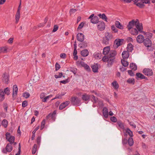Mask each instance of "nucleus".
I'll return each instance as SVG.
<instances>
[{
	"label": "nucleus",
	"mask_w": 155,
	"mask_h": 155,
	"mask_svg": "<svg viewBox=\"0 0 155 155\" xmlns=\"http://www.w3.org/2000/svg\"><path fill=\"white\" fill-rule=\"evenodd\" d=\"M126 131L127 133L131 137H132L133 136V134L132 132L128 128L126 129Z\"/></svg>",
	"instance_id": "49530a36"
},
{
	"label": "nucleus",
	"mask_w": 155,
	"mask_h": 155,
	"mask_svg": "<svg viewBox=\"0 0 155 155\" xmlns=\"http://www.w3.org/2000/svg\"><path fill=\"white\" fill-rule=\"evenodd\" d=\"M123 58L124 59H127L129 56V52L128 51H124L122 54Z\"/></svg>",
	"instance_id": "a878e982"
},
{
	"label": "nucleus",
	"mask_w": 155,
	"mask_h": 155,
	"mask_svg": "<svg viewBox=\"0 0 155 155\" xmlns=\"http://www.w3.org/2000/svg\"><path fill=\"white\" fill-rule=\"evenodd\" d=\"M111 85L113 87L114 89H117L119 87V84L116 81H114L111 83Z\"/></svg>",
	"instance_id": "c756f323"
},
{
	"label": "nucleus",
	"mask_w": 155,
	"mask_h": 155,
	"mask_svg": "<svg viewBox=\"0 0 155 155\" xmlns=\"http://www.w3.org/2000/svg\"><path fill=\"white\" fill-rule=\"evenodd\" d=\"M4 93L3 91L0 90V101H2L5 99Z\"/></svg>",
	"instance_id": "72a5a7b5"
},
{
	"label": "nucleus",
	"mask_w": 155,
	"mask_h": 155,
	"mask_svg": "<svg viewBox=\"0 0 155 155\" xmlns=\"http://www.w3.org/2000/svg\"><path fill=\"white\" fill-rule=\"evenodd\" d=\"M121 62L123 65L124 67H127L128 65V62L122 59Z\"/></svg>",
	"instance_id": "37998d69"
},
{
	"label": "nucleus",
	"mask_w": 155,
	"mask_h": 155,
	"mask_svg": "<svg viewBox=\"0 0 155 155\" xmlns=\"http://www.w3.org/2000/svg\"><path fill=\"white\" fill-rule=\"evenodd\" d=\"M90 97V95L85 94L82 95L81 98L83 101H85L89 100Z\"/></svg>",
	"instance_id": "f3484780"
},
{
	"label": "nucleus",
	"mask_w": 155,
	"mask_h": 155,
	"mask_svg": "<svg viewBox=\"0 0 155 155\" xmlns=\"http://www.w3.org/2000/svg\"><path fill=\"white\" fill-rule=\"evenodd\" d=\"M45 119H44L42 121L41 126V130H42L44 127L45 125Z\"/></svg>",
	"instance_id": "603ef678"
},
{
	"label": "nucleus",
	"mask_w": 155,
	"mask_h": 155,
	"mask_svg": "<svg viewBox=\"0 0 155 155\" xmlns=\"http://www.w3.org/2000/svg\"><path fill=\"white\" fill-rule=\"evenodd\" d=\"M110 119L113 122H116L117 120V118L114 116L111 117H110Z\"/></svg>",
	"instance_id": "6e6d98bb"
},
{
	"label": "nucleus",
	"mask_w": 155,
	"mask_h": 155,
	"mask_svg": "<svg viewBox=\"0 0 155 155\" xmlns=\"http://www.w3.org/2000/svg\"><path fill=\"white\" fill-rule=\"evenodd\" d=\"M117 124L120 128L122 130L124 129V127L123 124L120 121H118Z\"/></svg>",
	"instance_id": "c03bdc74"
},
{
	"label": "nucleus",
	"mask_w": 155,
	"mask_h": 155,
	"mask_svg": "<svg viewBox=\"0 0 155 155\" xmlns=\"http://www.w3.org/2000/svg\"><path fill=\"white\" fill-rule=\"evenodd\" d=\"M77 38L78 41L82 42L84 39V36L81 33H78L77 35Z\"/></svg>",
	"instance_id": "ddd939ff"
},
{
	"label": "nucleus",
	"mask_w": 155,
	"mask_h": 155,
	"mask_svg": "<svg viewBox=\"0 0 155 155\" xmlns=\"http://www.w3.org/2000/svg\"><path fill=\"white\" fill-rule=\"evenodd\" d=\"M135 26L136 28H134V29H143V28L142 23H140L139 20L137 19H136Z\"/></svg>",
	"instance_id": "9b49d317"
},
{
	"label": "nucleus",
	"mask_w": 155,
	"mask_h": 155,
	"mask_svg": "<svg viewBox=\"0 0 155 155\" xmlns=\"http://www.w3.org/2000/svg\"><path fill=\"white\" fill-rule=\"evenodd\" d=\"M60 68V65L58 63H56L55 64V70H58Z\"/></svg>",
	"instance_id": "052dcab7"
},
{
	"label": "nucleus",
	"mask_w": 155,
	"mask_h": 155,
	"mask_svg": "<svg viewBox=\"0 0 155 155\" xmlns=\"http://www.w3.org/2000/svg\"><path fill=\"white\" fill-rule=\"evenodd\" d=\"M144 45L147 47H150L152 46V42L149 38H146L143 42Z\"/></svg>",
	"instance_id": "f8f14e48"
},
{
	"label": "nucleus",
	"mask_w": 155,
	"mask_h": 155,
	"mask_svg": "<svg viewBox=\"0 0 155 155\" xmlns=\"http://www.w3.org/2000/svg\"><path fill=\"white\" fill-rule=\"evenodd\" d=\"M36 141L37 144L39 145L40 144L41 141V137L40 136H38L37 137Z\"/></svg>",
	"instance_id": "5fc2aeb1"
},
{
	"label": "nucleus",
	"mask_w": 155,
	"mask_h": 155,
	"mask_svg": "<svg viewBox=\"0 0 155 155\" xmlns=\"http://www.w3.org/2000/svg\"><path fill=\"white\" fill-rule=\"evenodd\" d=\"M91 68L94 72L96 73L98 72V67L97 65H93L91 66Z\"/></svg>",
	"instance_id": "f704fd0d"
},
{
	"label": "nucleus",
	"mask_w": 155,
	"mask_h": 155,
	"mask_svg": "<svg viewBox=\"0 0 155 155\" xmlns=\"http://www.w3.org/2000/svg\"><path fill=\"white\" fill-rule=\"evenodd\" d=\"M102 54L101 53H95L94 54V57L97 59H99L101 58V56Z\"/></svg>",
	"instance_id": "473e14b6"
},
{
	"label": "nucleus",
	"mask_w": 155,
	"mask_h": 155,
	"mask_svg": "<svg viewBox=\"0 0 155 155\" xmlns=\"http://www.w3.org/2000/svg\"><path fill=\"white\" fill-rule=\"evenodd\" d=\"M102 60L104 62H107V66L110 67L113 64V59H111L110 58L108 55L104 56L102 59Z\"/></svg>",
	"instance_id": "f257e3e1"
},
{
	"label": "nucleus",
	"mask_w": 155,
	"mask_h": 155,
	"mask_svg": "<svg viewBox=\"0 0 155 155\" xmlns=\"http://www.w3.org/2000/svg\"><path fill=\"white\" fill-rule=\"evenodd\" d=\"M81 48H85L87 46V43L86 41L81 42Z\"/></svg>",
	"instance_id": "de8ad7c7"
},
{
	"label": "nucleus",
	"mask_w": 155,
	"mask_h": 155,
	"mask_svg": "<svg viewBox=\"0 0 155 155\" xmlns=\"http://www.w3.org/2000/svg\"><path fill=\"white\" fill-rule=\"evenodd\" d=\"M18 91V88L17 85H14L13 87V96L17 95Z\"/></svg>",
	"instance_id": "bb28decb"
},
{
	"label": "nucleus",
	"mask_w": 155,
	"mask_h": 155,
	"mask_svg": "<svg viewBox=\"0 0 155 155\" xmlns=\"http://www.w3.org/2000/svg\"><path fill=\"white\" fill-rule=\"evenodd\" d=\"M80 64L81 66L84 67L85 69L87 71H91V69L89 66L83 61H81L80 62Z\"/></svg>",
	"instance_id": "dca6fc26"
},
{
	"label": "nucleus",
	"mask_w": 155,
	"mask_h": 155,
	"mask_svg": "<svg viewBox=\"0 0 155 155\" xmlns=\"http://www.w3.org/2000/svg\"><path fill=\"white\" fill-rule=\"evenodd\" d=\"M142 33L145 35H146L147 37L148 38H151L152 37V33L149 32H145L144 31H142Z\"/></svg>",
	"instance_id": "4c0bfd02"
},
{
	"label": "nucleus",
	"mask_w": 155,
	"mask_h": 155,
	"mask_svg": "<svg viewBox=\"0 0 155 155\" xmlns=\"http://www.w3.org/2000/svg\"><path fill=\"white\" fill-rule=\"evenodd\" d=\"M108 110L106 107H104L103 109V114L105 118H107L108 117Z\"/></svg>",
	"instance_id": "2eb2a0df"
},
{
	"label": "nucleus",
	"mask_w": 155,
	"mask_h": 155,
	"mask_svg": "<svg viewBox=\"0 0 155 155\" xmlns=\"http://www.w3.org/2000/svg\"><path fill=\"white\" fill-rule=\"evenodd\" d=\"M6 138L10 142L9 143L12 144L14 142L15 137L13 136H11L9 133H7L5 134Z\"/></svg>",
	"instance_id": "20e7f679"
},
{
	"label": "nucleus",
	"mask_w": 155,
	"mask_h": 155,
	"mask_svg": "<svg viewBox=\"0 0 155 155\" xmlns=\"http://www.w3.org/2000/svg\"><path fill=\"white\" fill-rule=\"evenodd\" d=\"M144 36L141 35H139L137 38V42L140 43H142L144 42Z\"/></svg>",
	"instance_id": "4468645a"
},
{
	"label": "nucleus",
	"mask_w": 155,
	"mask_h": 155,
	"mask_svg": "<svg viewBox=\"0 0 155 155\" xmlns=\"http://www.w3.org/2000/svg\"><path fill=\"white\" fill-rule=\"evenodd\" d=\"M3 81L6 84H8L9 80V77L8 75L5 74H4V76L2 79Z\"/></svg>",
	"instance_id": "cd10ccee"
},
{
	"label": "nucleus",
	"mask_w": 155,
	"mask_h": 155,
	"mask_svg": "<svg viewBox=\"0 0 155 155\" xmlns=\"http://www.w3.org/2000/svg\"><path fill=\"white\" fill-rule=\"evenodd\" d=\"M143 73L147 76H150L153 74V72L152 69L149 68H145L143 71Z\"/></svg>",
	"instance_id": "7ed1b4c3"
},
{
	"label": "nucleus",
	"mask_w": 155,
	"mask_h": 155,
	"mask_svg": "<svg viewBox=\"0 0 155 155\" xmlns=\"http://www.w3.org/2000/svg\"><path fill=\"white\" fill-rule=\"evenodd\" d=\"M45 95H46V94L44 93H41V94H40V98L41 99H42L43 98H44L45 97Z\"/></svg>",
	"instance_id": "69168bd1"
},
{
	"label": "nucleus",
	"mask_w": 155,
	"mask_h": 155,
	"mask_svg": "<svg viewBox=\"0 0 155 155\" xmlns=\"http://www.w3.org/2000/svg\"><path fill=\"white\" fill-rule=\"evenodd\" d=\"M130 68L134 71L137 69V66L136 65L133 63H131L130 64Z\"/></svg>",
	"instance_id": "c9c22d12"
},
{
	"label": "nucleus",
	"mask_w": 155,
	"mask_h": 155,
	"mask_svg": "<svg viewBox=\"0 0 155 155\" xmlns=\"http://www.w3.org/2000/svg\"><path fill=\"white\" fill-rule=\"evenodd\" d=\"M27 102L26 101H25L22 102V107H25L27 105Z\"/></svg>",
	"instance_id": "680f3d73"
},
{
	"label": "nucleus",
	"mask_w": 155,
	"mask_h": 155,
	"mask_svg": "<svg viewBox=\"0 0 155 155\" xmlns=\"http://www.w3.org/2000/svg\"><path fill=\"white\" fill-rule=\"evenodd\" d=\"M71 102L72 104L75 106H79L81 105V100L77 97L71 98Z\"/></svg>",
	"instance_id": "f03ea898"
},
{
	"label": "nucleus",
	"mask_w": 155,
	"mask_h": 155,
	"mask_svg": "<svg viewBox=\"0 0 155 155\" xmlns=\"http://www.w3.org/2000/svg\"><path fill=\"white\" fill-rule=\"evenodd\" d=\"M37 149V145L36 144H35L34 145L32 149V153L33 154H34L35 153Z\"/></svg>",
	"instance_id": "8fccbe9b"
},
{
	"label": "nucleus",
	"mask_w": 155,
	"mask_h": 155,
	"mask_svg": "<svg viewBox=\"0 0 155 155\" xmlns=\"http://www.w3.org/2000/svg\"><path fill=\"white\" fill-rule=\"evenodd\" d=\"M8 48L6 46L0 47V54L5 53L7 52Z\"/></svg>",
	"instance_id": "c85d7f7f"
},
{
	"label": "nucleus",
	"mask_w": 155,
	"mask_h": 155,
	"mask_svg": "<svg viewBox=\"0 0 155 155\" xmlns=\"http://www.w3.org/2000/svg\"><path fill=\"white\" fill-rule=\"evenodd\" d=\"M8 121L6 120H4L2 122V125L4 126L5 128L7 127L8 124Z\"/></svg>",
	"instance_id": "a19ab883"
},
{
	"label": "nucleus",
	"mask_w": 155,
	"mask_h": 155,
	"mask_svg": "<svg viewBox=\"0 0 155 155\" xmlns=\"http://www.w3.org/2000/svg\"><path fill=\"white\" fill-rule=\"evenodd\" d=\"M136 19H133L129 22L127 25L128 29H132V28L135 25Z\"/></svg>",
	"instance_id": "6e6552de"
},
{
	"label": "nucleus",
	"mask_w": 155,
	"mask_h": 155,
	"mask_svg": "<svg viewBox=\"0 0 155 155\" xmlns=\"http://www.w3.org/2000/svg\"><path fill=\"white\" fill-rule=\"evenodd\" d=\"M81 55L84 57L87 56L89 54V52L87 50L84 49L81 51Z\"/></svg>",
	"instance_id": "b1692460"
},
{
	"label": "nucleus",
	"mask_w": 155,
	"mask_h": 155,
	"mask_svg": "<svg viewBox=\"0 0 155 155\" xmlns=\"http://www.w3.org/2000/svg\"><path fill=\"white\" fill-rule=\"evenodd\" d=\"M16 22L17 23L19 21L20 18V12H17L15 15Z\"/></svg>",
	"instance_id": "ea45409f"
},
{
	"label": "nucleus",
	"mask_w": 155,
	"mask_h": 155,
	"mask_svg": "<svg viewBox=\"0 0 155 155\" xmlns=\"http://www.w3.org/2000/svg\"><path fill=\"white\" fill-rule=\"evenodd\" d=\"M110 48L109 46L104 47L103 49V54L104 55L107 54L110 51Z\"/></svg>",
	"instance_id": "6ab92c4d"
},
{
	"label": "nucleus",
	"mask_w": 155,
	"mask_h": 155,
	"mask_svg": "<svg viewBox=\"0 0 155 155\" xmlns=\"http://www.w3.org/2000/svg\"><path fill=\"white\" fill-rule=\"evenodd\" d=\"M62 97L61 96V95L60 94H58L55 96L54 98L52 99L51 100H53L57 98H61Z\"/></svg>",
	"instance_id": "0e129e2a"
},
{
	"label": "nucleus",
	"mask_w": 155,
	"mask_h": 155,
	"mask_svg": "<svg viewBox=\"0 0 155 155\" xmlns=\"http://www.w3.org/2000/svg\"><path fill=\"white\" fill-rule=\"evenodd\" d=\"M9 90L8 87L5 88L4 90V93L7 95H8L9 94Z\"/></svg>",
	"instance_id": "864d4df0"
},
{
	"label": "nucleus",
	"mask_w": 155,
	"mask_h": 155,
	"mask_svg": "<svg viewBox=\"0 0 155 155\" xmlns=\"http://www.w3.org/2000/svg\"><path fill=\"white\" fill-rule=\"evenodd\" d=\"M128 142L129 145L130 146H132L134 144V141L133 138L131 137H130L128 140Z\"/></svg>",
	"instance_id": "58836bf2"
},
{
	"label": "nucleus",
	"mask_w": 155,
	"mask_h": 155,
	"mask_svg": "<svg viewBox=\"0 0 155 155\" xmlns=\"http://www.w3.org/2000/svg\"><path fill=\"white\" fill-rule=\"evenodd\" d=\"M56 111H53L52 114H49L47 116V118H48L50 117L51 118V119H53V121H54L55 118V115L56 114Z\"/></svg>",
	"instance_id": "5701e85b"
},
{
	"label": "nucleus",
	"mask_w": 155,
	"mask_h": 155,
	"mask_svg": "<svg viewBox=\"0 0 155 155\" xmlns=\"http://www.w3.org/2000/svg\"><path fill=\"white\" fill-rule=\"evenodd\" d=\"M69 82V81H68V79H66V80L60 81V83L63 84H66L68 83Z\"/></svg>",
	"instance_id": "bf43d9fd"
},
{
	"label": "nucleus",
	"mask_w": 155,
	"mask_h": 155,
	"mask_svg": "<svg viewBox=\"0 0 155 155\" xmlns=\"http://www.w3.org/2000/svg\"><path fill=\"white\" fill-rule=\"evenodd\" d=\"M66 54L65 53H61L60 54V57L61 58L64 59L66 58Z\"/></svg>",
	"instance_id": "338daca9"
},
{
	"label": "nucleus",
	"mask_w": 155,
	"mask_h": 155,
	"mask_svg": "<svg viewBox=\"0 0 155 155\" xmlns=\"http://www.w3.org/2000/svg\"><path fill=\"white\" fill-rule=\"evenodd\" d=\"M104 37L109 39L110 40L113 38V36L112 34L108 32H106L105 33Z\"/></svg>",
	"instance_id": "7c9ffc66"
},
{
	"label": "nucleus",
	"mask_w": 155,
	"mask_h": 155,
	"mask_svg": "<svg viewBox=\"0 0 155 155\" xmlns=\"http://www.w3.org/2000/svg\"><path fill=\"white\" fill-rule=\"evenodd\" d=\"M128 72L131 76H133L134 75V74L132 70H128Z\"/></svg>",
	"instance_id": "774afa93"
},
{
	"label": "nucleus",
	"mask_w": 155,
	"mask_h": 155,
	"mask_svg": "<svg viewBox=\"0 0 155 155\" xmlns=\"http://www.w3.org/2000/svg\"><path fill=\"white\" fill-rule=\"evenodd\" d=\"M98 16L99 17H100V18H101L103 20L106 22H107V18L105 14L103 13L101 14L100 13L98 15Z\"/></svg>",
	"instance_id": "412c9836"
},
{
	"label": "nucleus",
	"mask_w": 155,
	"mask_h": 155,
	"mask_svg": "<svg viewBox=\"0 0 155 155\" xmlns=\"http://www.w3.org/2000/svg\"><path fill=\"white\" fill-rule=\"evenodd\" d=\"M84 22H81L80 24L79 25L77 29H81L84 26Z\"/></svg>",
	"instance_id": "13d9d810"
},
{
	"label": "nucleus",
	"mask_w": 155,
	"mask_h": 155,
	"mask_svg": "<svg viewBox=\"0 0 155 155\" xmlns=\"http://www.w3.org/2000/svg\"><path fill=\"white\" fill-rule=\"evenodd\" d=\"M134 4L140 8H143L144 7V5L142 2L134 3Z\"/></svg>",
	"instance_id": "a18cd8bd"
},
{
	"label": "nucleus",
	"mask_w": 155,
	"mask_h": 155,
	"mask_svg": "<svg viewBox=\"0 0 155 155\" xmlns=\"http://www.w3.org/2000/svg\"><path fill=\"white\" fill-rule=\"evenodd\" d=\"M127 81L128 83L131 84H134L135 83V80L133 78H129L128 79Z\"/></svg>",
	"instance_id": "09e8293b"
},
{
	"label": "nucleus",
	"mask_w": 155,
	"mask_h": 155,
	"mask_svg": "<svg viewBox=\"0 0 155 155\" xmlns=\"http://www.w3.org/2000/svg\"><path fill=\"white\" fill-rule=\"evenodd\" d=\"M97 28L98 29H105V24L103 21H99L97 23Z\"/></svg>",
	"instance_id": "0eeeda50"
},
{
	"label": "nucleus",
	"mask_w": 155,
	"mask_h": 155,
	"mask_svg": "<svg viewBox=\"0 0 155 155\" xmlns=\"http://www.w3.org/2000/svg\"><path fill=\"white\" fill-rule=\"evenodd\" d=\"M30 96V94L28 92H24L23 94V96L26 98H27L29 97Z\"/></svg>",
	"instance_id": "3c124183"
},
{
	"label": "nucleus",
	"mask_w": 155,
	"mask_h": 155,
	"mask_svg": "<svg viewBox=\"0 0 155 155\" xmlns=\"http://www.w3.org/2000/svg\"><path fill=\"white\" fill-rule=\"evenodd\" d=\"M77 10L76 9H71L70 11V15H71V14L75 13L76 11H77Z\"/></svg>",
	"instance_id": "4d7b16f0"
},
{
	"label": "nucleus",
	"mask_w": 155,
	"mask_h": 155,
	"mask_svg": "<svg viewBox=\"0 0 155 155\" xmlns=\"http://www.w3.org/2000/svg\"><path fill=\"white\" fill-rule=\"evenodd\" d=\"M99 21V18L96 16H94L93 18L91 19V22L93 24H97Z\"/></svg>",
	"instance_id": "4be33fe9"
},
{
	"label": "nucleus",
	"mask_w": 155,
	"mask_h": 155,
	"mask_svg": "<svg viewBox=\"0 0 155 155\" xmlns=\"http://www.w3.org/2000/svg\"><path fill=\"white\" fill-rule=\"evenodd\" d=\"M141 2L142 3L144 4H150V1L149 0H142L141 1Z\"/></svg>",
	"instance_id": "e2e57ef3"
},
{
	"label": "nucleus",
	"mask_w": 155,
	"mask_h": 155,
	"mask_svg": "<svg viewBox=\"0 0 155 155\" xmlns=\"http://www.w3.org/2000/svg\"><path fill=\"white\" fill-rule=\"evenodd\" d=\"M136 78L137 79H138L139 78H140L141 79H146L147 78L145 76L142 74L140 73H137L136 74Z\"/></svg>",
	"instance_id": "a211bd4d"
},
{
	"label": "nucleus",
	"mask_w": 155,
	"mask_h": 155,
	"mask_svg": "<svg viewBox=\"0 0 155 155\" xmlns=\"http://www.w3.org/2000/svg\"><path fill=\"white\" fill-rule=\"evenodd\" d=\"M124 40L119 39H116L114 41V47L115 48H117L119 46L122 44Z\"/></svg>",
	"instance_id": "39448f33"
},
{
	"label": "nucleus",
	"mask_w": 155,
	"mask_h": 155,
	"mask_svg": "<svg viewBox=\"0 0 155 155\" xmlns=\"http://www.w3.org/2000/svg\"><path fill=\"white\" fill-rule=\"evenodd\" d=\"M117 54V52L115 50H111L110 51L109 54L108 55L110 58L111 59H113V63H114V59L115 58V57Z\"/></svg>",
	"instance_id": "1a4fd4ad"
},
{
	"label": "nucleus",
	"mask_w": 155,
	"mask_h": 155,
	"mask_svg": "<svg viewBox=\"0 0 155 155\" xmlns=\"http://www.w3.org/2000/svg\"><path fill=\"white\" fill-rule=\"evenodd\" d=\"M127 51L129 52H131L133 50V46L131 43H129L128 44L127 47Z\"/></svg>",
	"instance_id": "2f4dec72"
},
{
	"label": "nucleus",
	"mask_w": 155,
	"mask_h": 155,
	"mask_svg": "<svg viewBox=\"0 0 155 155\" xmlns=\"http://www.w3.org/2000/svg\"><path fill=\"white\" fill-rule=\"evenodd\" d=\"M115 26L119 29H123V26L120 24V23L118 21H115Z\"/></svg>",
	"instance_id": "393cba45"
},
{
	"label": "nucleus",
	"mask_w": 155,
	"mask_h": 155,
	"mask_svg": "<svg viewBox=\"0 0 155 155\" xmlns=\"http://www.w3.org/2000/svg\"><path fill=\"white\" fill-rule=\"evenodd\" d=\"M130 33L133 35H137L138 32H142V30H129Z\"/></svg>",
	"instance_id": "aec40b11"
},
{
	"label": "nucleus",
	"mask_w": 155,
	"mask_h": 155,
	"mask_svg": "<svg viewBox=\"0 0 155 155\" xmlns=\"http://www.w3.org/2000/svg\"><path fill=\"white\" fill-rule=\"evenodd\" d=\"M13 147L11 143H8L5 147V150H3V152L5 153H6V152H10L12 150Z\"/></svg>",
	"instance_id": "423d86ee"
},
{
	"label": "nucleus",
	"mask_w": 155,
	"mask_h": 155,
	"mask_svg": "<svg viewBox=\"0 0 155 155\" xmlns=\"http://www.w3.org/2000/svg\"><path fill=\"white\" fill-rule=\"evenodd\" d=\"M110 40L105 37L103 38V40L102 41V43L105 45H107L109 43V41Z\"/></svg>",
	"instance_id": "e433bc0d"
},
{
	"label": "nucleus",
	"mask_w": 155,
	"mask_h": 155,
	"mask_svg": "<svg viewBox=\"0 0 155 155\" xmlns=\"http://www.w3.org/2000/svg\"><path fill=\"white\" fill-rule=\"evenodd\" d=\"M70 102L69 101H67L61 103L59 106V109L60 110H62L68 106L70 104Z\"/></svg>",
	"instance_id": "9d476101"
},
{
	"label": "nucleus",
	"mask_w": 155,
	"mask_h": 155,
	"mask_svg": "<svg viewBox=\"0 0 155 155\" xmlns=\"http://www.w3.org/2000/svg\"><path fill=\"white\" fill-rule=\"evenodd\" d=\"M92 100V101L93 103H95L98 102V99L97 97H96L93 95L91 96Z\"/></svg>",
	"instance_id": "79ce46f5"
}]
</instances>
